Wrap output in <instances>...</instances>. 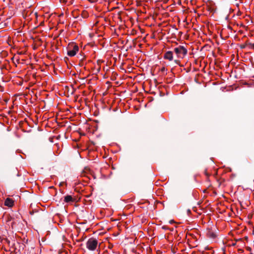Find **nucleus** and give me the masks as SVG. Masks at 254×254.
I'll use <instances>...</instances> for the list:
<instances>
[{
  "label": "nucleus",
  "instance_id": "obj_1",
  "mask_svg": "<svg viewBox=\"0 0 254 254\" xmlns=\"http://www.w3.org/2000/svg\"><path fill=\"white\" fill-rule=\"evenodd\" d=\"M174 52L178 59H183L187 55L188 50L184 46L180 45L174 49Z\"/></svg>",
  "mask_w": 254,
  "mask_h": 254
},
{
  "label": "nucleus",
  "instance_id": "obj_2",
  "mask_svg": "<svg viewBox=\"0 0 254 254\" xmlns=\"http://www.w3.org/2000/svg\"><path fill=\"white\" fill-rule=\"evenodd\" d=\"M79 51V47L74 43H70L67 47V55L69 57L74 56Z\"/></svg>",
  "mask_w": 254,
  "mask_h": 254
},
{
  "label": "nucleus",
  "instance_id": "obj_3",
  "mask_svg": "<svg viewBox=\"0 0 254 254\" xmlns=\"http://www.w3.org/2000/svg\"><path fill=\"white\" fill-rule=\"evenodd\" d=\"M98 241L93 238H90L86 243V247L90 251H94L97 246Z\"/></svg>",
  "mask_w": 254,
  "mask_h": 254
},
{
  "label": "nucleus",
  "instance_id": "obj_4",
  "mask_svg": "<svg viewBox=\"0 0 254 254\" xmlns=\"http://www.w3.org/2000/svg\"><path fill=\"white\" fill-rule=\"evenodd\" d=\"M163 58L164 59L169 62L173 61L174 60L173 52L170 51L166 52L164 54Z\"/></svg>",
  "mask_w": 254,
  "mask_h": 254
},
{
  "label": "nucleus",
  "instance_id": "obj_5",
  "mask_svg": "<svg viewBox=\"0 0 254 254\" xmlns=\"http://www.w3.org/2000/svg\"><path fill=\"white\" fill-rule=\"evenodd\" d=\"M14 204V201L10 198H7L4 201V205L8 207H12Z\"/></svg>",
  "mask_w": 254,
  "mask_h": 254
},
{
  "label": "nucleus",
  "instance_id": "obj_6",
  "mask_svg": "<svg viewBox=\"0 0 254 254\" xmlns=\"http://www.w3.org/2000/svg\"><path fill=\"white\" fill-rule=\"evenodd\" d=\"M64 201L65 202L68 203L73 202L74 201V199L71 195H67L64 196Z\"/></svg>",
  "mask_w": 254,
  "mask_h": 254
},
{
  "label": "nucleus",
  "instance_id": "obj_7",
  "mask_svg": "<svg viewBox=\"0 0 254 254\" xmlns=\"http://www.w3.org/2000/svg\"><path fill=\"white\" fill-rule=\"evenodd\" d=\"M5 241L7 243H9V241L7 239H3L1 240V242H3V241Z\"/></svg>",
  "mask_w": 254,
  "mask_h": 254
},
{
  "label": "nucleus",
  "instance_id": "obj_8",
  "mask_svg": "<svg viewBox=\"0 0 254 254\" xmlns=\"http://www.w3.org/2000/svg\"><path fill=\"white\" fill-rule=\"evenodd\" d=\"M162 228L164 230H167L168 229L166 226H163Z\"/></svg>",
  "mask_w": 254,
  "mask_h": 254
},
{
  "label": "nucleus",
  "instance_id": "obj_9",
  "mask_svg": "<svg viewBox=\"0 0 254 254\" xmlns=\"http://www.w3.org/2000/svg\"><path fill=\"white\" fill-rule=\"evenodd\" d=\"M173 223H174V221L173 220H171L169 221V223L172 224Z\"/></svg>",
  "mask_w": 254,
  "mask_h": 254
},
{
  "label": "nucleus",
  "instance_id": "obj_10",
  "mask_svg": "<svg viewBox=\"0 0 254 254\" xmlns=\"http://www.w3.org/2000/svg\"><path fill=\"white\" fill-rule=\"evenodd\" d=\"M174 62H175V63H176V64H178V60H174Z\"/></svg>",
  "mask_w": 254,
  "mask_h": 254
}]
</instances>
